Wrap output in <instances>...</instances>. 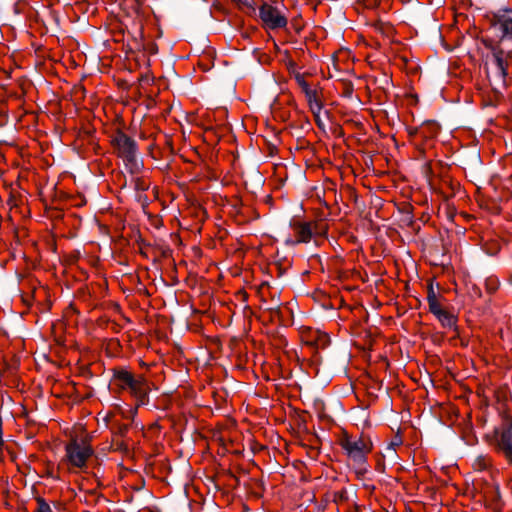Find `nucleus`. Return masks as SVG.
<instances>
[{
    "instance_id": "6",
    "label": "nucleus",
    "mask_w": 512,
    "mask_h": 512,
    "mask_svg": "<svg viewBox=\"0 0 512 512\" xmlns=\"http://www.w3.org/2000/svg\"><path fill=\"white\" fill-rule=\"evenodd\" d=\"M259 17L264 26L271 30L285 28L288 23L285 14L269 3H263L259 7Z\"/></svg>"
},
{
    "instance_id": "4",
    "label": "nucleus",
    "mask_w": 512,
    "mask_h": 512,
    "mask_svg": "<svg viewBox=\"0 0 512 512\" xmlns=\"http://www.w3.org/2000/svg\"><path fill=\"white\" fill-rule=\"evenodd\" d=\"M290 228L293 234L285 239V244L289 246L308 243L315 237L324 236L326 233V227L323 224L312 221L292 220Z\"/></svg>"
},
{
    "instance_id": "2",
    "label": "nucleus",
    "mask_w": 512,
    "mask_h": 512,
    "mask_svg": "<svg viewBox=\"0 0 512 512\" xmlns=\"http://www.w3.org/2000/svg\"><path fill=\"white\" fill-rule=\"evenodd\" d=\"M93 453V448L88 442L74 438L65 446V457L63 461L67 464L70 471L76 469L84 471Z\"/></svg>"
},
{
    "instance_id": "9",
    "label": "nucleus",
    "mask_w": 512,
    "mask_h": 512,
    "mask_svg": "<svg viewBox=\"0 0 512 512\" xmlns=\"http://www.w3.org/2000/svg\"><path fill=\"white\" fill-rule=\"evenodd\" d=\"M493 57L495 65L493 72V82L496 85L505 86L508 64L504 52L502 50L495 51L493 53Z\"/></svg>"
},
{
    "instance_id": "12",
    "label": "nucleus",
    "mask_w": 512,
    "mask_h": 512,
    "mask_svg": "<svg viewBox=\"0 0 512 512\" xmlns=\"http://www.w3.org/2000/svg\"><path fill=\"white\" fill-rule=\"evenodd\" d=\"M491 464V460L488 456L486 455H479L476 457V459L474 460V463H473V467L476 469V470H485L487 469Z\"/></svg>"
},
{
    "instance_id": "15",
    "label": "nucleus",
    "mask_w": 512,
    "mask_h": 512,
    "mask_svg": "<svg viewBox=\"0 0 512 512\" xmlns=\"http://www.w3.org/2000/svg\"><path fill=\"white\" fill-rule=\"evenodd\" d=\"M37 507L34 512H53L50 505L42 498L36 499Z\"/></svg>"
},
{
    "instance_id": "1",
    "label": "nucleus",
    "mask_w": 512,
    "mask_h": 512,
    "mask_svg": "<svg viewBox=\"0 0 512 512\" xmlns=\"http://www.w3.org/2000/svg\"><path fill=\"white\" fill-rule=\"evenodd\" d=\"M113 384L121 391H129L135 398L137 407L148 402L149 387L144 377H134L127 370H116L113 375Z\"/></svg>"
},
{
    "instance_id": "14",
    "label": "nucleus",
    "mask_w": 512,
    "mask_h": 512,
    "mask_svg": "<svg viewBox=\"0 0 512 512\" xmlns=\"http://www.w3.org/2000/svg\"><path fill=\"white\" fill-rule=\"evenodd\" d=\"M428 303H429L430 311L435 316H437L439 313H441L443 311V309L441 308L439 302L437 301V299L433 293H430L428 295Z\"/></svg>"
},
{
    "instance_id": "5",
    "label": "nucleus",
    "mask_w": 512,
    "mask_h": 512,
    "mask_svg": "<svg viewBox=\"0 0 512 512\" xmlns=\"http://www.w3.org/2000/svg\"><path fill=\"white\" fill-rule=\"evenodd\" d=\"M340 445L349 460L359 468L364 467L367 461V456L372 451L373 447L371 440L365 436L356 438L345 435L340 440Z\"/></svg>"
},
{
    "instance_id": "8",
    "label": "nucleus",
    "mask_w": 512,
    "mask_h": 512,
    "mask_svg": "<svg viewBox=\"0 0 512 512\" xmlns=\"http://www.w3.org/2000/svg\"><path fill=\"white\" fill-rule=\"evenodd\" d=\"M493 25L502 32V37H512V10L501 9L495 13Z\"/></svg>"
},
{
    "instance_id": "11",
    "label": "nucleus",
    "mask_w": 512,
    "mask_h": 512,
    "mask_svg": "<svg viewBox=\"0 0 512 512\" xmlns=\"http://www.w3.org/2000/svg\"><path fill=\"white\" fill-rule=\"evenodd\" d=\"M444 327H453L455 325V318L453 315L443 310L436 316Z\"/></svg>"
},
{
    "instance_id": "3",
    "label": "nucleus",
    "mask_w": 512,
    "mask_h": 512,
    "mask_svg": "<svg viewBox=\"0 0 512 512\" xmlns=\"http://www.w3.org/2000/svg\"><path fill=\"white\" fill-rule=\"evenodd\" d=\"M112 143L117 151L118 156L123 160L126 169L131 174L138 173L142 167V164L137 156L136 142L123 132H118L114 136Z\"/></svg>"
},
{
    "instance_id": "10",
    "label": "nucleus",
    "mask_w": 512,
    "mask_h": 512,
    "mask_svg": "<svg viewBox=\"0 0 512 512\" xmlns=\"http://www.w3.org/2000/svg\"><path fill=\"white\" fill-rule=\"evenodd\" d=\"M305 96L307 98L311 111L315 116H317L322 109V105L320 103V100L318 99L316 90H312V94H305Z\"/></svg>"
},
{
    "instance_id": "13",
    "label": "nucleus",
    "mask_w": 512,
    "mask_h": 512,
    "mask_svg": "<svg viewBox=\"0 0 512 512\" xmlns=\"http://www.w3.org/2000/svg\"><path fill=\"white\" fill-rule=\"evenodd\" d=\"M294 79H295L296 83L298 84V86L302 89L304 94H309V95L312 94L313 89L310 88V86L307 83V81L305 80V77L303 74L295 73Z\"/></svg>"
},
{
    "instance_id": "7",
    "label": "nucleus",
    "mask_w": 512,
    "mask_h": 512,
    "mask_svg": "<svg viewBox=\"0 0 512 512\" xmlns=\"http://www.w3.org/2000/svg\"><path fill=\"white\" fill-rule=\"evenodd\" d=\"M497 447L512 465V420L495 430Z\"/></svg>"
}]
</instances>
